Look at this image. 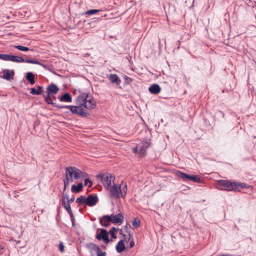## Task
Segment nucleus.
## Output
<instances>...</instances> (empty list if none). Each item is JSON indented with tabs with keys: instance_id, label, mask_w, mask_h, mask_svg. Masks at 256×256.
<instances>
[{
	"instance_id": "7",
	"label": "nucleus",
	"mask_w": 256,
	"mask_h": 256,
	"mask_svg": "<svg viewBox=\"0 0 256 256\" xmlns=\"http://www.w3.org/2000/svg\"><path fill=\"white\" fill-rule=\"evenodd\" d=\"M14 62H26V63H29V64H38V65L41 66H42L43 68H46V70H49L50 71H52L48 65L42 64L36 60L24 59V58H22V57H21L20 56L14 55Z\"/></svg>"
},
{
	"instance_id": "52",
	"label": "nucleus",
	"mask_w": 256,
	"mask_h": 256,
	"mask_svg": "<svg viewBox=\"0 0 256 256\" xmlns=\"http://www.w3.org/2000/svg\"><path fill=\"white\" fill-rule=\"evenodd\" d=\"M76 90H74V94H76V92H75Z\"/></svg>"
},
{
	"instance_id": "31",
	"label": "nucleus",
	"mask_w": 256,
	"mask_h": 256,
	"mask_svg": "<svg viewBox=\"0 0 256 256\" xmlns=\"http://www.w3.org/2000/svg\"><path fill=\"white\" fill-rule=\"evenodd\" d=\"M124 80V84H130L133 80L132 78L128 77V76L124 75L123 76Z\"/></svg>"
},
{
	"instance_id": "6",
	"label": "nucleus",
	"mask_w": 256,
	"mask_h": 256,
	"mask_svg": "<svg viewBox=\"0 0 256 256\" xmlns=\"http://www.w3.org/2000/svg\"><path fill=\"white\" fill-rule=\"evenodd\" d=\"M176 176L184 181L189 180L200 184L204 182L203 180L201 179L197 175H190L181 171H177L176 172Z\"/></svg>"
},
{
	"instance_id": "25",
	"label": "nucleus",
	"mask_w": 256,
	"mask_h": 256,
	"mask_svg": "<svg viewBox=\"0 0 256 256\" xmlns=\"http://www.w3.org/2000/svg\"><path fill=\"white\" fill-rule=\"evenodd\" d=\"M0 59L4 60H10L14 62V55L0 54Z\"/></svg>"
},
{
	"instance_id": "46",
	"label": "nucleus",
	"mask_w": 256,
	"mask_h": 256,
	"mask_svg": "<svg viewBox=\"0 0 256 256\" xmlns=\"http://www.w3.org/2000/svg\"><path fill=\"white\" fill-rule=\"evenodd\" d=\"M124 240H126V242H128L130 240V234H128V238L124 237Z\"/></svg>"
},
{
	"instance_id": "3",
	"label": "nucleus",
	"mask_w": 256,
	"mask_h": 256,
	"mask_svg": "<svg viewBox=\"0 0 256 256\" xmlns=\"http://www.w3.org/2000/svg\"><path fill=\"white\" fill-rule=\"evenodd\" d=\"M59 90L60 88L57 85L54 83H51L47 86L46 88V94H42V96L44 98V100L48 104H52V106L60 109L66 108V107H68L69 105H58L56 103L52 102L50 99V96L52 94H56L58 93Z\"/></svg>"
},
{
	"instance_id": "28",
	"label": "nucleus",
	"mask_w": 256,
	"mask_h": 256,
	"mask_svg": "<svg viewBox=\"0 0 256 256\" xmlns=\"http://www.w3.org/2000/svg\"><path fill=\"white\" fill-rule=\"evenodd\" d=\"M124 184V186H122V188H121V190H122V198H124V196H126V192H127V190H128V188H127V185H126V183H124V182H122V184L120 185H122Z\"/></svg>"
},
{
	"instance_id": "2",
	"label": "nucleus",
	"mask_w": 256,
	"mask_h": 256,
	"mask_svg": "<svg viewBox=\"0 0 256 256\" xmlns=\"http://www.w3.org/2000/svg\"><path fill=\"white\" fill-rule=\"evenodd\" d=\"M218 184L222 187L220 188L221 190L227 191L240 192L242 189L244 188L250 189V190H252V186L248 185L246 183L228 180H220Z\"/></svg>"
},
{
	"instance_id": "26",
	"label": "nucleus",
	"mask_w": 256,
	"mask_h": 256,
	"mask_svg": "<svg viewBox=\"0 0 256 256\" xmlns=\"http://www.w3.org/2000/svg\"><path fill=\"white\" fill-rule=\"evenodd\" d=\"M14 47L16 49H18L19 50L22 51V52H27L28 50H33L32 49H30L28 47L24 46L21 45H16L14 46Z\"/></svg>"
},
{
	"instance_id": "42",
	"label": "nucleus",
	"mask_w": 256,
	"mask_h": 256,
	"mask_svg": "<svg viewBox=\"0 0 256 256\" xmlns=\"http://www.w3.org/2000/svg\"><path fill=\"white\" fill-rule=\"evenodd\" d=\"M122 228H123V230H124L125 232L128 233V234H130V231L128 230L127 225H126L125 226H123Z\"/></svg>"
},
{
	"instance_id": "22",
	"label": "nucleus",
	"mask_w": 256,
	"mask_h": 256,
	"mask_svg": "<svg viewBox=\"0 0 256 256\" xmlns=\"http://www.w3.org/2000/svg\"><path fill=\"white\" fill-rule=\"evenodd\" d=\"M109 80L112 83L116 84L117 85H119L121 82V80L116 74H110Z\"/></svg>"
},
{
	"instance_id": "56",
	"label": "nucleus",
	"mask_w": 256,
	"mask_h": 256,
	"mask_svg": "<svg viewBox=\"0 0 256 256\" xmlns=\"http://www.w3.org/2000/svg\"><path fill=\"white\" fill-rule=\"evenodd\" d=\"M6 18H8V19H9V18H10V17L8 16V17H6Z\"/></svg>"
},
{
	"instance_id": "48",
	"label": "nucleus",
	"mask_w": 256,
	"mask_h": 256,
	"mask_svg": "<svg viewBox=\"0 0 256 256\" xmlns=\"http://www.w3.org/2000/svg\"><path fill=\"white\" fill-rule=\"evenodd\" d=\"M123 232H124V231L122 229L120 230V234L122 235V236L124 237H126V235L125 234H124Z\"/></svg>"
},
{
	"instance_id": "53",
	"label": "nucleus",
	"mask_w": 256,
	"mask_h": 256,
	"mask_svg": "<svg viewBox=\"0 0 256 256\" xmlns=\"http://www.w3.org/2000/svg\"><path fill=\"white\" fill-rule=\"evenodd\" d=\"M166 20H168V16H166Z\"/></svg>"
},
{
	"instance_id": "54",
	"label": "nucleus",
	"mask_w": 256,
	"mask_h": 256,
	"mask_svg": "<svg viewBox=\"0 0 256 256\" xmlns=\"http://www.w3.org/2000/svg\"><path fill=\"white\" fill-rule=\"evenodd\" d=\"M66 113L67 114H69V112H66Z\"/></svg>"
},
{
	"instance_id": "47",
	"label": "nucleus",
	"mask_w": 256,
	"mask_h": 256,
	"mask_svg": "<svg viewBox=\"0 0 256 256\" xmlns=\"http://www.w3.org/2000/svg\"><path fill=\"white\" fill-rule=\"evenodd\" d=\"M134 246V240H132L130 244V248H132Z\"/></svg>"
},
{
	"instance_id": "34",
	"label": "nucleus",
	"mask_w": 256,
	"mask_h": 256,
	"mask_svg": "<svg viewBox=\"0 0 256 256\" xmlns=\"http://www.w3.org/2000/svg\"><path fill=\"white\" fill-rule=\"evenodd\" d=\"M58 248L59 250L61 252H64V243L62 242H60L58 245Z\"/></svg>"
},
{
	"instance_id": "5",
	"label": "nucleus",
	"mask_w": 256,
	"mask_h": 256,
	"mask_svg": "<svg viewBox=\"0 0 256 256\" xmlns=\"http://www.w3.org/2000/svg\"><path fill=\"white\" fill-rule=\"evenodd\" d=\"M96 178H100V182L106 190L110 189L112 186V182L115 180L114 176L108 172L100 174L96 176Z\"/></svg>"
},
{
	"instance_id": "24",
	"label": "nucleus",
	"mask_w": 256,
	"mask_h": 256,
	"mask_svg": "<svg viewBox=\"0 0 256 256\" xmlns=\"http://www.w3.org/2000/svg\"><path fill=\"white\" fill-rule=\"evenodd\" d=\"M92 20V19L86 20L82 19V22L78 21V22L77 26H79L80 28H82L84 26L88 28V26H90V22H91L90 20Z\"/></svg>"
},
{
	"instance_id": "17",
	"label": "nucleus",
	"mask_w": 256,
	"mask_h": 256,
	"mask_svg": "<svg viewBox=\"0 0 256 256\" xmlns=\"http://www.w3.org/2000/svg\"><path fill=\"white\" fill-rule=\"evenodd\" d=\"M110 220L111 219L109 215H104L102 218H100V223L104 227H108Z\"/></svg>"
},
{
	"instance_id": "15",
	"label": "nucleus",
	"mask_w": 256,
	"mask_h": 256,
	"mask_svg": "<svg viewBox=\"0 0 256 256\" xmlns=\"http://www.w3.org/2000/svg\"><path fill=\"white\" fill-rule=\"evenodd\" d=\"M100 12H101L102 13H101L100 14H100L102 16H108V14L106 13L105 12H104V11L98 10H96V9H92V10H88L85 11V12H83L82 13L80 14H80V15H84V14L92 15V14H97Z\"/></svg>"
},
{
	"instance_id": "50",
	"label": "nucleus",
	"mask_w": 256,
	"mask_h": 256,
	"mask_svg": "<svg viewBox=\"0 0 256 256\" xmlns=\"http://www.w3.org/2000/svg\"><path fill=\"white\" fill-rule=\"evenodd\" d=\"M101 247H102V248L104 249V250H106V246H104V245H102V246H101Z\"/></svg>"
},
{
	"instance_id": "13",
	"label": "nucleus",
	"mask_w": 256,
	"mask_h": 256,
	"mask_svg": "<svg viewBox=\"0 0 256 256\" xmlns=\"http://www.w3.org/2000/svg\"><path fill=\"white\" fill-rule=\"evenodd\" d=\"M14 70L4 69L3 70V75L0 76L6 80H10L14 79Z\"/></svg>"
},
{
	"instance_id": "43",
	"label": "nucleus",
	"mask_w": 256,
	"mask_h": 256,
	"mask_svg": "<svg viewBox=\"0 0 256 256\" xmlns=\"http://www.w3.org/2000/svg\"><path fill=\"white\" fill-rule=\"evenodd\" d=\"M74 196H72L70 199L68 198V200H67V202L69 204L72 203V202H74Z\"/></svg>"
},
{
	"instance_id": "8",
	"label": "nucleus",
	"mask_w": 256,
	"mask_h": 256,
	"mask_svg": "<svg viewBox=\"0 0 256 256\" xmlns=\"http://www.w3.org/2000/svg\"><path fill=\"white\" fill-rule=\"evenodd\" d=\"M110 196L114 198H119L122 197L121 185H114L110 188Z\"/></svg>"
},
{
	"instance_id": "18",
	"label": "nucleus",
	"mask_w": 256,
	"mask_h": 256,
	"mask_svg": "<svg viewBox=\"0 0 256 256\" xmlns=\"http://www.w3.org/2000/svg\"><path fill=\"white\" fill-rule=\"evenodd\" d=\"M58 99L62 102H72V98L68 92H65L63 95L58 97Z\"/></svg>"
},
{
	"instance_id": "12",
	"label": "nucleus",
	"mask_w": 256,
	"mask_h": 256,
	"mask_svg": "<svg viewBox=\"0 0 256 256\" xmlns=\"http://www.w3.org/2000/svg\"><path fill=\"white\" fill-rule=\"evenodd\" d=\"M111 219L110 222L114 224H121L123 222L124 216L122 213H119L117 215L111 214L109 215Z\"/></svg>"
},
{
	"instance_id": "30",
	"label": "nucleus",
	"mask_w": 256,
	"mask_h": 256,
	"mask_svg": "<svg viewBox=\"0 0 256 256\" xmlns=\"http://www.w3.org/2000/svg\"><path fill=\"white\" fill-rule=\"evenodd\" d=\"M140 221L138 218H136L132 222V224L134 228H136L140 226Z\"/></svg>"
},
{
	"instance_id": "35",
	"label": "nucleus",
	"mask_w": 256,
	"mask_h": 256,
	"mask_svg": "<svg viewBox=\"0 0 256 256\" xmlns=\"http://www.w3.org/2000/svg\"><path fill=\"white\" fill-rule=\"evenodd\" d=\"M30 93L32 95H39L37 89H36L35 88H30Z\"/></svg>"
},
{
	"instance_id": "20",
	"label": "nucleus",
	"mask_w": 256,
	"mask_h": 256,
	"mask_svg": "<svg viewBox=\"0 0 256 256\" xmlns=\"http://www.w3.org/2000/svg\"><path fill=\"white\" fill-rule=\"evenodd\" d=\"M84 188V184L82 182H79L76 186L73 184L72 186L71 190L74 193H79Z\"/></svg>"
},
{
	"instance_id": "14",
	"label": "nucleus",
	"mask_w": 256,
	"mask_h": 256,
	"mask_svg": "<svg viewBox=\"0 0 256 256\" xmlns=\"http://www.w3.org/2000/svg\"><path fill=\"white\" fill-rule=\"evenodd\" d=\"M86 248L90 250L92 254H93V252H95L97 254V256H98V254H100V252H102L100 248L97 244L92 242L87 244Z\"/></svg>"
},
{
	"instance_id": "37",
	"label": "nucleus",
	"mask_w": 256,
	"mask_h": 256,
	"mask_svg": "<svg viewBox=\"0 0 256 256\" xmlns=\"http://www.w3.org/2000/svg\"><path fill=\"white\" fill-rule=\"evenodd\" d=\"M68 197L67 194H63L62 196V204H64L66 203V200H68Z\"/></svg>"
},
{
	"instance_id": "16",
	"label": "nucleus",
	"mask_w": 256,
	"mask_h": 256,
	"mask_svg": "<svg viewBox=\"0 0 256 256\" xmlns=\"http://www.w3.org/2000/svg\"><path fill=\"white\" fill-rule=\"evenodd\" d=\"M148 90L152 94H158L160 92L161 88L158 84H154L149 87Z\"/></svg>"
},
{
	"instance_id": "27",
	"label": "nucleus",
	"mask_w": 256,
	"mask_h": 256,
	"mask_svg": "<svg viewBox=\"0 0 256 256\" xmlns=\"http://www.w3.org/2000/svg\"><path fill=\"white\" fill-rule=\"evenodd\" d=\"M118 230H119V229L118 228H116V227L113 226L112 228L110 230L109 232H108V234H110L112 238L115 239L116 238V234H114V232H117Z\"/></svg>"
},
{
	"instance_id": "33",
	"label": "nucleus",
	"mask_w": 256,
	"mask_h": 256,
	"mask_svg": "<svg viewBox=\"0 0 256 256\" xmlns=\"http://www.w3.org/2000/svg\"><path fill=\"white\" fill-rule=\"evenodd\" d=\"M64 188L63 190V192H64V190H66V187L69 184V182H68V176H67V174H66V179H64Z\"/></svg>"
},
{
	"instance_id": "21",
	"label": "nucleus",
	"mask_w": 256,
	"mask_h": 256,
	"mask_svg": "<svg viewBox=\"0 0 256 256\" xmlns=\"http://www.w3.org/2000/svg\"><path fill=\"white\" fill-rule=\"evenodd\" d=\"M66 174L68 176V182H74L73 176H74V172L72 170V166H68L66 168Z\"/></svg>"
},
{
	"instance_id": "11",
	"label": "nucleus",
	"mask_w": 256,
	"mask_h": 256,
	"mask_svg": "<svg viewBox=\"0 0 256 256\" xmlns=\"http://www.w3.org/2000/svg\"><path fill=\"white\" fill-rule=\"evenodd\" d=\"M150 146V142L147 141H142L141 143L140 150H138V154L140 157H144L146 154V150Z\"/></svg>"
},
{
	"instance_id": "23",
	"label": "nucleus",
	"mask_w": 256,
	"mask_h": 256,
	"mask_svg": "<svg viewBox=\"0 0 256 256\" xmlns=\"http://www.w3.org/2000/svg\"><path fill=\"white\" fill-rule=\"evenodd\" d=\"M25 78L26 80L31 84H34L35 83L34 75L32 72H28L26 74Z\"/></svg>"
},
{
	"instance_id": "4",
	"label": "nucleus",
	"mask_w": 256,
	"mask_h": 256,
	"mask_svg": "<svg viewBox=\"0 0 256 256\" xmlns=\"http://www.w3.org/2000/svg\"><path fill=\"white\" fill-rule=\"evenodd\" d=\"M98 202L96 194H90L87 197L82 195L76 199V202L80 204H85L90 207L94 206Z\"/></svg>"
},
{
	"instance_id": "38",
	"label": "nucleus",
	"mask_w": 256,
	"mask_h": 256,
	"mask_svg": "<svg viewBox=\"0 0 256 256\" xmlns=\"http://www.w3.org/2000/svg\"><path fill=\"white\" fill-rule=\"evenodd\" d=\"M70 217L71 220H72V226L73 227H75L76 226L75 220H74L73 214H71V215H70Z\"/></svg>"
},
{
	"instance_id": "40",
	"label": "nucleus",
	"mask_w": 256,
	"mask_h": 256,
	"mask_svg": "<svg viewBox=\"0 0 256 256\" xmlns=\"http://www.w3.org/2000/svg\"><path fill=\"white\" fill-rule=\"evenodd\" d=\"M80 17H73V20H74V22L76 23V25H77V24H78V21H81L82 22V20H80Z\"/></svg>"
},
{
	"instance_id": "36",
	"label": "nucleus",
	"mask_w": 256,
	"mask_h": 256,
	"mask_svg": "<svg viewBox=\"0 0 256 256\" xmlns=\"http://www.w3.org/2000/svg\"><path fill=\"white\" fill-rule=\"evenodd\" d=\"M36 89L38 92L39 95L42 94V92L43 91L44 88L40 86H36Z\"/></svg>"
},
{
	"instance_id": "10",
	"label": "nucleus",
	"mask_w": 256,
	"mask_h": 256,
	"mask_svg": "<svg viewBox=\"0 0 256 256\" xmlns=\"http://www.w3.org/2000/svg\"><path fill=\"white\" fill-rule=\"evenodd\" d=\"M72 170L74 172V178L75 180L89 177V174L88 173L82 172L76 167L72 166Z\"/></svg>"
},
{
	"instance_id": "55",
	"label": "nucleus",
	"mask_w": 256,
	"mask_h": 256,
	"mask_svg": "<svg viewBox=\"0 0 256 256\" xmlns=\"http://www.w3.org/2000/svg\"><path fill=\"white\" fill-rule=\"evenodd\" d=\"M16 192H16V190H14V193H16Z\"/></svg>"
},
{
	"instance_id": "44",
	"label": "nucleus",
	"mask_w": 256,
	"mask_h": 256,
	"mask_svg": "<svg viewBox=\"0 0 256 256\" xmlns=\"http://www.w3.org/2000/svg\"><path fill=\"white\" fill-rule=\"evenodd\" d=\"M56 94H52V96H50V100L53 102L54 100H55L56 98Z\"/></svg>"
},
{
	"instance_id": "45",
	"label": "nucleus",
	"mask_w": 256,
	"mask_h": 256,
	"mask_svg": "<svg viewBox=\"0 0 256 256\" xmlns=\"http://www.w3.org/2000/svg\"><path fill=\"white\" fill-rule=\"evenodd\" d=\"M106 252H100V254H98V256H106ZM90 256H94L93 254H91Z\"/></svg>"
},
{
	"instance_id": "51",
	"label": "nucleus",
	"mask_w": 256,
	"mask_h": 256,
	"mask_svg": "<svg viewBox=\"0 0 256 256\" xmlns=\"http://www.w3.org/2000/svg\"><path fill=\"white\" fill-rule=\"evenodd\" d=\"M219 256H229L228 254H222Z\"/></svg>"
},
{
	"instance_id": "39",
	"label": "nucleus",
	"mask_w": 256,
	"mask_h": 256,
	"mask_svg": "<svg viewBox=\"0 0 256 256\" xmlns=\"http://www.w3.org/2000/svg\"><path fill=\"white\" fill-rule=\"evenodd\" d=\"M248 2H249V5L252 6V7H254L255 6H256V1H252V0H248Z\"/></svg>"
},
{
	"instance_id": "32",
	"label": "nucleus",
	"mask_w": 256,
	"mask_h": 256,
	"mask_svg": "<svg viewBox=\"0 0 256 256\" xmlns=\"http://www.w3.org/2000/svg\"><path fill=\"white\" fill-rule=\"evenodd\" d=\"M84 186H88L89 188H91L92 186V182L88 178H86L84 181Z\"/></svg>"
},
{
	"instance_id": "41",
	"label": "nucleus",
	"mask_w": 256,
	"mask_h": 256,
	"mask_svg": "<svg viewBox=\"0 0 256 256\" xmlns=\"http://www.w3.org/2000/svg\"><path fill=\"white\" fill-rule=\"evenodd\" d=\"M132 152L134 154L138 153V146L136 145V146L132 148Z\"/></svg>"
},
{
	"instance_id": "49",
	"label": "nucleus",
	"mask_w": 256,
	"mask_h": 256,
	"mask_svg": "<svg viewBox=\"0 0 256 256\" xmlns=\"http://www.w3.org/2000/svg\"><path fill=\"white\" fill-rule=\"evenodd\" d=\"M109 38H114L115 40H117V38L116 36H108Z\"/></svg>"
},
{
	"instance_id": "29",
	"label": "nucleus",
	"mask_w": 256,
	"mask_h": 256,
	"mask_svg": "<svg viewBox=\"0 0 256 256\" xmlns=\"http://www.w3.org/2000/svg\"><path fill=\"white\" fill-rule=\"evenodd\" d=\"M62 205L70 215H71V214H73L71 210L70 204L66 202L65 203V204H62Z\"/></svg>"
},
{
	"instance_id": "1",
	"label": "nucleus",
	"mask_w": 256,
	"mask_h": 256,
	"mask_svg": "<svg viewBox=\"0 0 256 256\" xmlns=\"http://www.w3.org/2000/svg\"><path fill=\"white\" fill-rule=\"evenodd\" d=\"M80 94L76 98V106L69 105L66 108L70 110L72 114L81 118H86L90 116L88 110L94 109L97 106L96 101L90 92H84L78 90Z\"/></svg>"
},
{
	"instance_id": "9",
	"label": "nucleus",
	"mask_w": 256,
	"mask_h": 256,
	"mask_svg": "<svg viewBox=\"0 0 256 256\" xmlns=\"http://www.w3.org/2000/svg\"><path fill=\"white\" fill-rule=\"evenodd\" d=\"M96 238L98 240H103L106 244L112 241V240H110L108 237V232L104 228L100 229V232L96 234Z\"/></svg>"
},
{
	"instance_id": "19",
	"label": "nucleus",
	"mask_w": 256,
	"mask_h": 256,
	"mask_svg": "<svg viewBox=\"0 0 256 256\" xmlns=\"http://www.w3.org/2000/svg\"><path fill=\"white\" fill-rule=\"evenodd\" d=\"M116 249L118 253H121L125 250L126 246L124 240H121L118 242Z\"/></svg>"
}]
</instances>
